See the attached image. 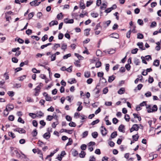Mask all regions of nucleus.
Here are the masks:
<instances>
[{"label":"nucleus","mask_w":161,"mask_h":161,"mask_svg":"<svg viewBox=\"0 0 161 161\" xmlns=\"http://www.w3.org/2000/svg\"><path fill=\"white\" fill-rule=\"evenodd\" d=\"M41 3V2H38V0H36L31 2L30 4L31 6H38Z\"/></svg>","instance_id":"20e7f679"},{"label":"nucleus","mask_w":161,"mask_h":161,"mask_svg":"<svg viewBox=\"0 0 161 161\" xmlns=\"http://www.w3.org/2000/svg\"><path fill=\"white\" fill-rule=\"evenodd\" d=\"M118 120L116 118H114L112 119L113 123L114 124H116L118 122Z\"/></svg>","instance_id":"338daca9"},{"label":"nucleus","mask_w":161,"mask_h":161,"mask_svg":"<svg viewBox=\"0 0 161 161\" xmlns=\"http://www.w3.org/2000/svg\"><path fill=\"white\" fill-rule=\"evenodd\" d=\"M110 37L116 39H118L119 38V35L117 33H113L110 35Z\"/></svg>","instance_id":"9b49d317"},{"label":"nucleus","mask_w":161,"mask_h":161,"mask_svg":"<svg viewBox=\"0 0 161 161\" xmlns=\"http://www.w3.org/2000/svg\"><path fill=\"white\" fill-rule=\"evenodd\" d=\"M125 92V89L124 88L122 87L120 88L118 91V93L119 94H122Z\"/></svg>","instance_id":"6ab92c4d"},{"label":"nucleus","mask_w":161,"mask_h":161,"mask_svg":"<svg viewBox=\"0 0 161 161\" xmlns=\"http://www.w3.org/2000/svg\"><path fill=\"white\" fill-rule=\"evenodd\" d=\"M101 128L104 130V132H103V136H105L107 134V130L106 128L103 126H102Z\"/></svg>","instance_id":"c9c22d12"},{"label":"nucleus","mask_w":161,"mask_h":161,"mask_svg":"<svg viewBox=\"0 0 161 161\" xmlns=\"http://www.w3.org/2000/svg\"><path fill=\"white\" fill-rule=\"evenodd\" d=\"M67 48V45L66 44L64 43L62 44L61 47L62 49L64 51H65L66 49Z\"/></svg>","instance_id":"2f4dec72"},{"label":"nucleus","mask_w":161,"mask_h":161,"mask_svg":"<svg viewBox=\"0 0 161 161\" xmlns=\"http://www.w3.org/2000/svg\"><path fill=\"white\" fill-rule=\"evenodd\" d=\"M32 71L35 73H39L40 72V70H37L35 68L32 69Z\"/></svg>","instance_id":"a19ab883"},{"label":"nucleus","mask_w":161,"mask_h":161,"mask_svg":"<svg viewBox=\"0 0 161 161\" xmlns=\"http://www.w3.org/2000/svg\"><path fill=\"white\" fill-rule=\"evenodd\" d=\"M80 8L81 9H83L85 8L86 7L85 4L82 2V1H81L80 4Z\"/></svg>","instance_id":"4be33fe9"},{"label":"nucleus","mask_w":161,"mask_h":161,"mask_svg":"<svg viewBox=\"0 0 161 161\" xmlns=\"http://www.w3.org/2000/svg\"><path fill=\"white\" fill-rule=\"evenodd\" d=\"M95 144V143L94 142H90L88 144V150L90 151H92L93 150V148L92 147V145H94Z\"/></svg>","instance_id":"39448f33"},{"label":"nucleus","mask_w":161,"mask_h":161,"mask_svg":"<svg viewBox=\"0 0 161 161\" xmlns=\"http://www.w3.org/2000/svg\"><path fill=\"white\" fill-rule=\"evenodd\" d=\"M153 81L154 79L153 77H151L150 76H149L148 80V82L149 83H152L153 82Z\"/></svg>","instance_id":"0e129e2a"},{"label":"nucleus","mask_w":161,"mask_h":161,"mask_svg":"<svg viewBox=\"0 0 161 161\" xmlns=\"http://www.w3.org/2000/svg\"><path fill=\"white\" fill-rule=\"evenodd\" d=\"M97 75L98 77L102 78L103 77L104 73L103 72H98L97 73Z\"/></svg>","instance_id":"bf43d9fd"},{"label":"nucleus","mask_w":161,"mask_h":161,"mask_svg":"<svg viewBox=\"0 0 161 161\" xmlns=\"http://www.w3.org/2000/svg\"><path fill=\"white\" fill-rule=\"evenodd\" d=\"M70 81H68V82L70 84L73 83H75L76 82V80L75 78H72L70 79Z\"/></svg>","instance_id":"b1692460"},{"label":"nucleus","mask_w":161,"mask_h":161,"mask_svg":"<svg viewBox=\"0 0 161 161\" xmlns=\"http://www.w3.org/2000/svg\"><path fill=\"white\" fill-rule=\"evenodd\" d=\"M31 134L33 137L36 136L37 134V132L36 129H35L32 132Z\"/></svg>","instance_id":"58836bf2"},{"label":"nucleus","mask_w":161,"mask_h":161,"mask_svg":"<svg viewBox=\"0 0 161 161\" xmlns=\"http://www.w3.org/2000/svg\"><path fill=\"white\" fill-rule=\"evenodd\" d=\"M72 154L74 157L76 156L78 154V153L77 151L74 150L72 152Z\"/></svg>","instance_id":"e2e57ef3"},{"label":"nucleus","mask_w":161,"mask_h":161,"mask_svg":"<svg viewBox=\"0 0 161 161\" xmlns=\"http://www.w3.org/2000/svg\"><path fill=\"white\" fill-rule=\"evenodd\" d=\"M12 62L14 63H17L18 62V59L15 57H13L12 58Z\"/></svg>","instance_id":"69168bd1"},{"label":"nucleus","mask_w":161,"mask_h":161,"mask_svg":"<svg viewBox=\"0 0 161 161\" xmlns=\"http://www.w3.org/2000/svg\"><path fill=\"white\" fill-rule=\"evenodd\" d=\"M133 115L134 116V118H137L138 119V120L139 121H140L142 119L141 118L140 116H138V115L136 114H133Z\"/></svg>","instance_id":"e433bc0d"},{"label":"nucleus","mask_w":161,"mask_h":161,"mask_svg":"<svg viewBox=\"0 0 161 161\" xmlns=\"http://www.w3.org/2000/svg\"><path fill=\"white\" fill-rule=\"evenodd\" d=\"M58 124V120H57L56 122H54L52 123V126L53 128H55L56 127L57 125Z\"/></svg>","instance_id":"a18cd8bd"},{"label":"nucleus","mask_w":161,"mask_h":161,"mask_svg":"<svg viewBox=\"0 0 161 161\" xmlns=\"http://www.w3.org/2000/svg\"><path fill=\"white\" fill-rule=\"evenodd\" d=\"M63 16L62 13H60L57 15V18L58 19H61L63 18Z\"/></svg>","instance_id":"ea45409f"},{"label":"nucleus","mask_w":161,"mask_h":161,"mask_svg":"<svg viewBox=\"0 0 161 161\" xmlns=\"http://www.w3.org/2000/svg\"><path fill=\"white\" fill-rule=\"evenodd\" d=\"M7 94L9 96L11 97H13L14 95V92L13 91H8V92Z\"/></svg>","instance_id":"5fc2aeb1"},{"label":"nucleus","mask_w":161,"mask_h":161,"mask_svg":"<svg viewBox=\"0 0 161 161\" xmlns=\"http://www.w3.org/2000/svg\"><path fill=\"white\" fill-rule=\"evenodd\" d=\"M144 57L145 59L147 61H149V60L152 59V57L150 55H148Z\"/></svg>","instance_id":"de8ad7c7"},{"label":"nucleus","mask_w":161,"mask_h":161,"mask_svg":"<svg viewBox=\"0 0 161 161\" xmlns=\"http://www.w3.org/2000/svg\"><path fill=\"white\" fill-rule=\"evenodd\" d=\"M18 132L19 133H25L26 131L23 128H19V131Z\"/></svg>","instance_id":"bb28decb"},{"label":"nucleus","mask_w":161,"mask_h":161,"mask_svg":"<svg viewBox=\"0 0 161 161\" xmlns=\"http://www.w3.org/2000/svg\"><path fill=\"white\" fill-rule=\"evenodd\" d=\"M32 33V30L30 29H28L26 31V33L28 35H30Z\"/></svg>","instance_id":"774afa93"},{"label":"nucleus","mask_w":161,"mask_h":161,"mask_svg":"<svg viewBox=\"0 0 161 161\" xmlns=\"http://www.w3.org/2000/svg\"><path fill=\"white\" fill-rule=\"evenodd\" d=\"M125 129V126L123 125H119L118 130H119L121 132H124V130Z\"/></svg>","instance_id":"dca6fc26"},{"label":"nucleus","mask_w":161,"mask_h":161,"mask_svg":"<svg viewBox=\"0 0 161 161\" xmlns=\"http://www.w3.org/2000/svg\"><path fill=\"white\" fill-rule=\"evenodd\" d=\"M116 8H117V5L115 4H114L112 6V7H111L110 8H109V9L110 10L109 11V12H111V11L112 10L116 9Z\"/></svg>","instance_id":"6e6d98bb"},{"label":"nucleus","mask_w":161,"mask_h":161,"mask_svg":"<svg viewBox=\"0 0 161 161\" xmlns=\"http://www.w3.org/2000/svg\"><path fill=\"white\" fill-rule=\"evenodd\" d=\"M92 137L94 138H96L98 136V134L97 132H94L92 133Z\"/></svg>","instance_id":"c756f323"},{"label":"nucleus","mask_w":161,"mask_h":161,"mask_svg":"<svg viewBox=\"0 0 161 161\" xmlns=\"http://www.w3.org/2000/svg\"><path fill=\"white\" fill-rule=\"evenodd\" d=\"M117 135V133L116 131H114L111 133V136L110 137V140H111L112 139H113L115 138Z\"/></svg>","instance_id":"2eb2a0df"},{"label":"nucleus","mask_w":161,"mask_h":161,"mask_svg":"<svg viewBox=\"0 0 161 161\" xmlns=\"http://www.w3.org/2000/svg\"><path fill=\"white\" fill-rule=\"evenodd\" d=\"M88 132L87 131H84L82 134V137L84 138L86 137L88 135Z\"/></svg>","instance_id":"37998d69"},{"label":"nucleus","mask_w":161,"mask_h":161,"mask_svg":"<svg viewBox=\"0 0 161 161\" xmlns=\"http://www.w3.org/2000/svg\"><path fill=\"white\" fill-rule=\"evenodd\" d=\"M8 134L9 136L12 137L13 138H15V137L14 134V133H13L12 132H8Z\"/></svg>","instance_id":"680f3d73"},{"label":"nucleus","mask_w":161,"mask_h":161,"mask_svg":"<svg viewBox=\"0 0 161 161\" xmlns=\"http://www.w3.org/2000/svg\"><path fill=\"white\" fill-rule=\"evenodd\" d=\"M29 115L33 119H35L37 117V115H36L35 114L33 113H29Z\"/></svg>","instance_id":"3c124183"},{"label":"nucleus","mask_w":161,"mask_h":161,"mask_svg":"<svg viewBox=\"0 0 161 161\" xmlns=\"http://www.w3.org/2000/svg\"><path fill=\"white\" fill-rule=\"evenodd\" d=\"M152 109L151 111H153V112H156L158 110V107L156 105H154L152 107Z\"/></svg>","instance_id":"7c9ffc66"},{"label":"nucleus","mask_w":161,"mask_h":161,"mask_svg":"<svg viewBox=\"0 0 161 161\" xmlns=\"http://www.w3.org/2000/svg\"><path fill=\"white\" fill-rule=\"evenodd\" d=\"M99 86L98 85H97L96 88L93 90V91L95 92V97L97 98L100 95L99 94L100 92V89L97 88Z\"/></svg>","instance_id":"f03ea898"},{"label":"nucleus","mask_w":161,"mask_h":161,"mask_svg":"<svg viewBox=\"0 0 161 161\" xmlns=\"http://www.w3.org/2000/svg\"><path fill=\"white\" fill-rule=\"evenodd\" d=\"M132 137L135 141H136L138 140V139L139 137V136L137 134H136L135 135H133L132 136Z\"/></svg>","instance_id":"a878e982"},{"label":"nucleus","mask_w":161,"mask_h":161,"mask_svg":"<svg viewBox=\"0 0 161 161\" xmlns=\"http://www.w3.org/2000/svg\"><path fill=\"white\" fill-rule=\"evenodd\" d=\"M64 23L66 24H72L74 23V22L73 19H71L68 20V19L67 18L64 19Z\"/></svg>","instance_id":"9d476101"},{"label":"nucleus","mask_w":161,"mask_h":161,"mask_svg":"<svg viewBox=\"0 0 161 161\" xmlns=\"http://www.w3.org/2000/svg\"><path fill=\"white\" fill-rule=\"evenodd\" d=\"M139 127L138 125L134 124L130 129V132H132L134 130L137 131L139 130Z\"/></svg>","instance_id":"7ed1b4c3"},{"label":"nucleus","mask_w":161,"mask_h":161,"mask_svg":"<svg viewBox=\"0 0 161 161\" xmlns=\"http://www.w3.org/2000/svg\"><path fill=\"white\" fill-rule=\"evenodd\" d=\"M91 15L93 18H97L99 14L97 13H92Z\"/></svg>","instance_id":"09e8293b"},{"label":"nucleus","mask_w":161,"mask_h":161,"mask_svg":"<svg viewBox=\"0 0 161 161\" xmlns=\"http://www.w3.org/2000/svg\"><path fill=\"white\" fill-rule=\"evenodd\" d=\"M45 99L47 101H52V98L50 96H49L47 94V96L45 97Z\"/></svg>","instance_id":"f704fd0d"},{"label":"nucleus","mask_w":161,"mask_h":161,"mask_svg":"<svg viewBox=\"0 0 161 161\" xmlns=\"http://www.w3.org/2000/svg\"><path fill=\"white\" fill-rule=\"evenodd\" d=\"M111 21L110 20H108L106 21L103 22L102 23L103 26L104 28H106L108 27L110 24Z\"/></svg>","instance_id":"423d86ee"},{"label":"nucleus","mask_w":161,"mask_h":161,"mask_svg":"<svg viewBox=\"0 0 161 161\" xmlns=\"http://www.w3.org/2000/svg\"><path fill=\"white\" fill-rule=\"evenodd\" d=\"M43 137L46 139H48L50 138V133L49 132L46 133L43 135Z\"/></svg>","instance_id":"ddd939ff"},{"label":"nucleus","mask_w":161,"mask_h":161,"mask_svg":"<svg viewBox=\"0 0 161 161\" xmlns=\"http://www.w3.org/2000/svg\"><path fill=\"white\" fill-rule=\"evenodd\" d=\"M115 79V76L114 75H112L111 76H109L108 81L109 83H111Z\"/></svg>","instance_id":"a211bd4d"},{"label":"nucleus","mask_w":161,"mask_h":161,"mask_svg":"<svg viewBox=\"0 0 161 161\" xmlns=\"http://www.w3.org/2000/svg\"><path fill=\"white\" fill-rule=\"evenodd\" d=\"M91 76L90 72V71H86L84 73V76L86 78H89Z\"/></svg>","instance_id":"5701e85b"},{"label":"nucleus","mask_w":161,"mask_h":161,"mask_svg":"<svg viewBox=\"0 0 161 161\" xmlns=\"http://www.w3.org/2000/svg\"><path fill=\"white\" fill-rule=\"evenodd\" d=\"M134 62L136 65H138L140 64L141 62L139 59L135 58H134Z\"/></svg>","instance_id":"f3484780"},{"label":"nucleus","mask_w":161,"mask_h":161,"mask_svg":"<svg viewBox=\"0 0 161 161\" xmlns=\"http://www.w3.org/2000/svg\"><path fill=\"white\" fill-rule=\"evenodd\" d=\"M28 61H25L24 62H22L19 65V66L20 67H22L24 65H28Z\"/></svg>","instance_id":"cd10ccee"},{"label":"nucleus","mask_w":161,"mask_h":161,"mask_svg":"<svg viewBox=\"0 0 161 161\" xmlns=\"http://www.w3.org/2000/svg\"><path fill=\"white\" fill-rule=\"evenodd\" d=\"M34 14V12H31L29 13L28 14V19H31L32 17L33 16Z\"/></svg>","instance_id":"864d4df0"},{"label":"nucleus","mask_w":161,"mask_h":161,"mask_svg":"<svg viewBox=\"0 0 161 161\" xmlns=\"http://www.w3.org/2000/svg\"><path fill=\"white\" fill-rule=\"evenodd\" d=\"M146 108L148 109L147 110L148 113H150L153 112V111H151L152 109L151 108V107L150 105H149Z\"/></svg>","instance_id":"4d7b16f0"},{"label":"nucleus","mask_w":161,"mask_h":161,"mask_svg":"<svg viewBox=\"0 0 161 161\" xmlns=\"http://www.w3.org/2000/svg\"><path fill=\"white\" fill-rule=\"evenodd\" d=\"M14 153L15 154L16 156L18 158L22 159L24 158H25L26 156L23 153H22V155H21L17 150H15L14 151Z\"/></svg>","instance_id":"f257e3e1"},{"label":"nucleus","mask_w":161,"mask_h":161,"mask_svg":"<svg viewBox=\"0 0 161 161\" xmlns=\"http://www.w3.org/2000/svg\"><path fill=\"white\" fill-rule=\"evenodd\" d=\"M99 122V120L98 119H97L93 121L91 123V125H95V124L98 123Z\"/></svg>","instance_id":"8fccbe9b"},{"label":"nucleus","mask_w":161,"mask_h":161,"mask_svg":"<svg viewBox=\"0 0 161 161\" xmlns=\"http://www.w3.org/2000/svg\"><path fill=\"white\" fill-rule=\"evenodd\" d=\"M152 71V69L151 68H147L146 70V71H145V70H144L142 74L143 75H147L148 72H149Z\"/></svg>","instance_id":"0eeeda50"},{"label":"nucleus","mask_w":161,"mask_h":161,"mask_svg":"<svg viewBox=\"0 0 161 161\" xmlns=\"http://www.w3.org/2000/svg\"><path fill=\"white\" fill-rule=\"evenodd\" d=\"M6 108H7V110L9 111H10L14 109V106L12 104H8L6 105Z\"/></svg>","instance_id":"4468645a"},{"label":"nucleus","mask_w":161,"mask_h":161,"mask_svg":"<svg viewBox=\"0 0 161 161\" xmlns=\"http://www.w3.org/2000/svg\"><path fill=\"white\" fill-rule=\"evenodd\" d=\"M73 142V140L71 138H69V141L68 143L66 144V146H68L71 145Z\"/></svg>","instance_id":"c85d7f7f"},{"label":"nucleus","mask_w":161,"mask_h":161,"mask_svg":"<svg viewBox=\"0 0 161 161\" xmlns=\"http://www.w3.org/2000/svg\"><path fill=\"white\" fill-rule=\"evenodd\" d=\"M53 119V116L48 115L47 118L46 119L48 121H51Z\"/></svg>","instance_id":"603ef678"},{"label":"nucleus","mask_w":161,"mask_h":161,"mask_svg":"<svg viewBox=\"0 0 161 161\" xmlns=\"http://www.w3.org/2000/svg\"><path fill=\"white\" fill-rule=\"evenodd\" d=\"M137 45L139 46V48L142 50L145 49V48L143 46V43L142 42H138L137 44Z\"/></svg>","instance_id":"1a4fd4ad"},{"label":"nucleus","mask_w":161,"mask_h":161,"mask_svg":"<svg viewBox=\"0 0 161 161\" xmlns=\"http://www.w3.org/2000/svg\"><path fill=\"white\" fill-rule=\"evenodd\" d=\"M39 113H37V117H42L44 116V114L41 111H39Z\"/></svg>","instance_id":"79ce46f5"},{"label":"nucleus","mask_w":161,"mask_h":161,"mask_svg":"<svg viewBox=\"0 0 161 161\" xmlns=\"http://www.w3.org/2000/svg\"><path fill=\"white\" fill-rule=\"evenodd\" d=\"M107 5L105 3H103L102 5L100 6V9L102 10H104L107 7Z\"/></svg>","instance_id":"4c0bfd02"},{"label":"nucleus","mask_w":161,"mask_h":161,"mask_svg":"<svg viewBox=\"0 0 161 161\" xmlns=\"http://www.w3.org/2000/svg\"><path fill=\"white\" fill-rule=\"evenodd\" d=\"M124 118L126 121L129 122L130 119V117L128 114H126L125 115Z\"/></svg>","instance_id":"49530a36"},{"label":"nucleus","mask_w":161,"mask_h":161,"mask_svg":"<svg viewBox=\"0 0 161 161\" xmlns=\"http://www.w3.org/2000/svg\"><path fill=\"white\" fill-rule=\"evenodd\" d=\"M58 24V22L57 21L53 20L49 23V25L50 27H51L52 26H53L55 25H57Z\"/></svg>","instance_id":"f8f14e48"},{"label":"nucleus","mask_w":161,"mask_h":161,"mask_svg":"<svg viewBox=\"0 0 161 161\" xmlns=\"http://www.w3.org/2000/svg\"><path fill=\"white\" fill-rule=\"evenodd\" d=\"M91 29L90 28L87 29L85 30V35L87 36L89 35V31H90Z\"/></svg>","instance_id":"393cba45"},{"label":"nucleus","mask_w":161,"mask_h":161,"mask_svg":"<svg viewBox=\"0 0 161 161\" xmlns=\"http://www.w3.org/2000/svg\"><path fill=\"white\" fill-rule=\"evenodd\" d=\"M48 38L47 35V34H45L44 35V36H43L42 38V40L43 42H44L46 40H47Z\"/></svg>","instance_id":"13d9d810"},{"label":"nucleus","mask_w":161,"mask_h":161,"mask_svg":"<svg viewBox=\"0 0 161 161\" xmlns=\"http://www.w3.org/2000/svg\"><path fill=\"white\" fill-rule=\"evenodd\" d=\"M153 64L156 66H158L159 65V61L158 59L155 60L153 62Z\"/></svg>","instance_id":"aec40b11"},{"label":"nucleus","mask_w":161,"mask_h":161,"mask_svg":"<svg viewBox=\"0 0 161 161\" xmlns=\"http://www.w3.org/2000/svg\"><path fill=\"white\" fill-rule=\"evenodd\" d=\"M21 85L20 84L16 83L14 85V88H20L21 87Z\"/></svg>","instance_id":"c03bdc74"},{"label":"nucleus","mask_w":161,"mask_h":161,"mask_svg":"<svg viewBox=\"0 0 161 161\" xmlns=\"http://www.w3.org/2000/svg\"><path fill=\"white\" fill-rule=\"evenodd\" d=\"M69 126H70L71 127H75L76 126V125L75 123V122H70L69 123Z\"/></svg>","instance_id":"052dcab7"},{"label":"nucleus","mask_w":161,"mask_h":161,"mask_svg":"<svg viewBox=\"0 0 161 161\" xmlns=\"http://www.w3.org/2000/svg\"><path fill=\"white\" fill-rule=\"evenodd\" d=\"M144 37L143 35L140 33H138L137 34V38L142 39H143Z\"/></svg>","instance_id":"72a5a7b5"},{"label":"nucleus","mask_w":161,"mask_h":161,"mask_svg":"<svg viewBox=\"0 0 161 161\" xmlns=\"http://www.w3.org/2000/svg\"><path fill=\"white\" fill-rule=\"evenodd\" d=\"M86 153L84 151H81V153L79 154V155L80 158H83L85 157Z\"/></svg>","instance_id":"412c9836"},{"label":"nucleus","mask_w":161,"mask_h":161,"mask_svg":"<svg viewBox=\"0 0 161 161\" xmlns=\"http://www.w3.org/2000/svg\"><path fill=\"white\" fill-rule=\"evenodd\" d=\"M9 111L7 110V108H6L3 111V114L5 116H7L9 114Z\"/></svg>","instance_id":"473e14b6"},{"label":"nucleus","mask_w":161,"mask_h":161,"mask_svg":"<svg viewBox=\"0 0 161 161\" xmlns=\"http://www.w3.org/2000/svg\"><path fill=\"white\" fill-rule=\"evenodd\" d=\"M41 88L39 86H37L34 89L35 91V96H37L39 95V93L40 92Z\"/></svg>","instance_id":"6e6552de"}]
</instances>
